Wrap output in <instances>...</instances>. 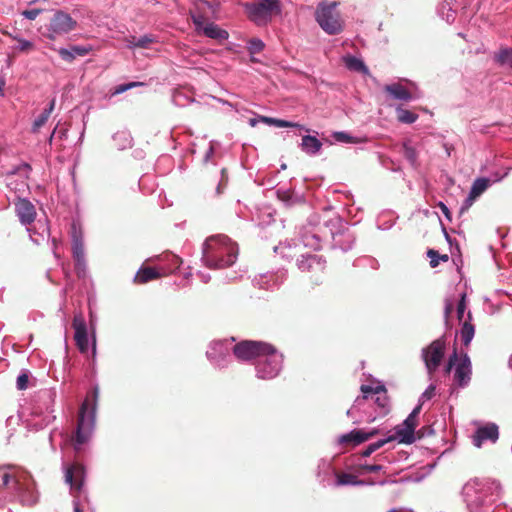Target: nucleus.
<instances>
[{"label":"nucleus","mask_w":512,"mask_h":512,"mask_svg":"<svg viewBox=\"0 0 512 512\" xmlns=\"http://www.w3.org/2000/svg\"><path fill=\"white\" fill-rule=\"evenodd\" d=\"M501 485L497 480L474 478L462 488L463 501L468 512H499L496 501L501 495Z\"/></svg>","instance_id":"f257e3e1"},{"label":"nucleus","mask_w":512,"mask_h":512,"mask_svg":"<svg viewBox=\"0 0 512 512\" xmlns=\"http://www.w3.org/2000/svg\"><path fill=\"white\" fill-rule=\"evenodd\" d=\"M238 245L224 234L212 235L202 244V263L209 269H225L237 261Z\"/></svg>","instance_id":"f03ea898"},{"label":"nucleus","mask_w":512,"mask_h":512,"mask_svg":"<svg viewBox=\"0 0 512 512\" xmlns=\"http://www.w3.org/2000/svg\"><path fill=\"white\" fill-rule=\"evenodd\" d=\"M342 220L338 215L321 218L313 214L308 218L307 224L299 232V239L305 247L313 250L322 248V243L329 238L332 240L339 229H341Z\"/></svg>","instance_id":"7ed1b4c3"},{"label":"nucleus","mask_w":512,"mask_h":512,"mask_svg":"<svg viewBox=\"0 0 512 512\" xmlns=\"http://www.w3.org/2000/svg\"><path fill=\"white\" fill-rule=\"evenodd\" d=\"M99 394V386L95 384L87 393L80 406L75 436L73 438V446L76 451H80L94 433Z\"/></svg>","instance_id":"20e7f679"},{"label":"nucleus","mask_w":512,"mask_h":512,"mask_svg":"<svg viewBox=\"0 0 512 512\" xmlns=\"http://www.w3.org/2000/svg\"><path fill=\"white\" fill-rule=\"evenodd\" d=\"M253 365L256 378L265 381L273 380L283 370L284 355L273 345L269 344V348L261 352Z\"/></svg>","instance_id":"39448f33"},{"label":"nucleus","mask_w":512,"mask_h":512,"mask_svg":"<svg viewBox=\"0 0 512 512\" xmlns=\"http://www.w3.org/2000/svg\"><path fill=\"white\" fill-rule=\"evenodd\" d=\"M245 13L250 21L259 27L271 22L273 14L281 12L279 0H261L258 3L243 4Z\"/></svg>","instance_id":"423d86ee"},{"label":"nucleus","mask_w":512,"mask_h":512,"mask_svg":"<svg viewBox=\"0 0 512 512\" xmlns=\"http://www.w3.org/2000/svg\"><path fill=\"white\" fill-rule=\"evenodd\" d=\"M337 2L329 4L320 3L315 11V19L321 29L328 35H337L342 32L343 25L337 11Z\"/></svg>","instance_id":"0eeeda50"},{"label":"nucleus","mask_w":512,"mask_h":512,"mask_svg":"<svg viewBox=\"0 0 512 512\" xmlns=\"http://www.w3.org/2000/svg\"><path fill=\"white\" fill-rule=\"evenodd\" d=\"M235 338L218 339L209 343L206 350V357L210 364L219 370L227 369L233 362L230 349V343L234 342Z\"/></svg>","instance_id":"6e6552de"},{"label":"nucleus","mask_w":512,"mask_h":512,"mask_svg":"<svg viewBox=\"0 0 512 512\" xmlns=\"http://www.w3.org/2000/svg\"><path fill=\"white\" fill-rule=\"evenodd\" d=\"M446 336L442 335L432 341L429 345L421 350V359L424 362L426 371L432 376L440 367L445 356Z\"/></svg>","instance_id":"1a4fd4ad"},{"label":"nucleus","mask_w":512,"mask_h":512,"mask_svg":"<svg viewBox=\"0 0 512 512\" xmlns=\"http://www.w3.org/2000/svg\"><path fill=\"white\" fill-rule=\"evenodd\" d=\"M269 348V343L257 340H241L234 344L232 353L240 362H255L264 349Z\"/></svg>","instance_id":"9d476101"},{"label":"nucleus","mask_w":512,"mask_h":512,"mask_svg":"<svg viewBox=\"0 0 512 512\" xmlns=\"http://www.w3.org/2000/svg\"><path fill=\"white\" fill-rule=\"evenodd\" d=\"M77 22L64 11H56L50 20L48 38L54 40L57 36L68 34L75 29Z\"/></svg>","instance_id":"9b49d317"},{"label":"nucleus","mask_w":512,"mask_h":512,"mask_svg":"<svg viewBox=\"0 0 512 512\" xmlns=\"http://www.w3.org/2000/svg\"><path fill=\"white\" fill-rule=\"evenodd\" d=\"M63 469L65 482L70 486L71 492H80L86 476L84 465L80 463H72L65 465Z\"/></svg>","instance_id":"f8f14e48"},{"label":"nucleus","mask_w":512,"mask_h":512,"mask_svg":"<svg viewBox=\"0 0 512 512\" xmlns=\"http://www.w3.org/2000/svg\"><path fill=\"white\" fill-rule=\"evenodd\" d=\"M499 439V427L496 423L488 422L477 427L472 435V443L475 447L481 448L483 443L489 441L496 443Z\"/></svg>","instance_id":"ddd939ff"},{"label":"nucleus","mask_w":512,"mask_h":512,"mask_svg":"<svg viewBox=\"0 0 512 512\" xmlns=\"http://www.w3.org/2000/svg\"><path fill=\"white\" fill-rule=\"evenodd\" d=\"M72 327L74 329V339L79 351L81 353H87L89 349V339L87 324L82 313L74 315Z\"/></svg>","instance_id":"4468645a"},{"label":"nucleus","mask_w":512,"mask_h":512,"mask_svg":"<svg viewBox=\"0 0 512 512\" xmlns=\"http://www.w3.org/2000/svg\"><path fill=\"white\" fill-rule=\"evenodd\" d=\"M472 364L468 354H463L454 368V383L458 388H466L471 382Z\"/></svg>","instance_id":"2eb2a0df"},{"label":"nucleus","mask_w":512,"mask_h":512,"mask_svg":"<svg viewBox=\"0 0 512 512\" xmlns=\"http://www.w3.org/2000/svg\"><path fill=\"white\" fill-rule=\"evenodd\" d=\"M379 433L377 428H372L369 431L362 429H353L348 433L342 434L338 437V444L357 446Z\"/></svg>","instance_id":"dca6fc26"},{"label":"nucleus","mask_w":512,"mask_h":512,"mask_svg":"<svg viewBox=\"0 0 512 512\" xmlns=\"http://www.w3.org/2000/svg\"><path fill=\"white\" fill-rule=\"evenodd\" d=\"M16 215L19 221L23 225H30L36 218V209L32 202L17 195V201L15 202Z\"/></svg>","instance_id":"f3484780"},{"label":"nucleus","mask_w":512,"mask_h":512,"mask_svg":"<svg viewBox=\"0 0 512 512\" xmlns=\"http://www.w3.org/2000/svg\"><path fill=\"white\" fill-rule=\"evenodd\" d=\"M297 267L302 272H322L326 261L316 254H303L296 261Z\"/></svg>","instance_id":"a211bd4d"},{"label":"nucleus","mask_w":512,"mask_h":512,"mask_svg":"<svg viewBox=\"0 0 512 512\" xmlns=\"http://www.w3.org/2000/svg\"><path fill=\"white\" fill-rule=\"evenodd\" d=\"M417 421L409 418L408 416L401 425L395 427V439H398L399 443L410 445L416 441L415 429Z\"/></svg>","instance_id":"6ab92c4d"},{"label":"nucleus","mask_w":512,"mask_h":512,"mask_svg":"<svg viewBox=\"0 0 512 512\" xmlns=\"http://www.w3.org/2000/svg\"><path fill=\"white\" fill-rule=\"evenodd\" d=\"M336 470L332 463L326 459H320L317 465L316 477L318 483L324 487H333L335 481Z\"/></svg>","instance_id":"aec40b11"},{"label":"nucleus","mask_w":512,"mask_h":512,"mask_svg":"<svg viewBox=\"0 0 512 512\" xmlns=\"http://www.w3.org/2000/svg\"><path fill=\"white\" fill-rule=\"evenodd\" d=\"M368 394L362 393V396H358L350 409L347 410L346 414L349 418L355 419L354 423H358L362 420L367 421V415H371L366 411L368 406H371Z\"/></svg>","instance_id":"412c9836"},{"label":"nucleus","mask_w":512,"mask_h":512,"mask_svg":"<svg viewBox=\"0 0 512 512\" xmlns=\"http://www.w3.org/2000/svg\"><path fill=\"white\" fill-rule=\"evenodd\" d=\"M285 278V271L268 272L259 277H255L253 283L261 289L272 290L281 285Z\"/></svg>","instance_id":"4be33fe9"},{"label":"nucleus","mask_w":512,"mask_h":512,"mask_svg":"<svg viewBox=\"0 0 512 512\" xmlns=\"http://www.w3.org/2000/svg\"><path fill=\"white\" fill-rule=\"evenodd\" d=\"M354 242L355 236L342 224L341 229H339V232H337L332 239L331 245L333 249H339L342 252H347L352 249Z\"/></svg>","instance_id":"5701e85b"},{"label":"nucleus","mask_w":512,"mask_h":512,"mask_svg":"<svg viewBox=\"0 0 512 512\" xmlns=\"http://www.w3.org/2000/svg\"><path fill=\"white\" fill-rule=\"evenodd\" d=\"M71 240H72V255L73 259H84L85 258V248H84V240L83 234L80 229L76 227V224L73 223L71 226Z\"/></svg>","instance_id":"b1692460"},{"label":"nucleus","mask_w":512,"mask_h":512,"mask_svg":"<svg viewBox=\"0 0 512 512\" xmlns=\"http://www.w3.org/2000/svg\"><path fill=\"white\" fill-rule=\"evenodd\" d=\"M92 50L91 46L85 45H71L69 48H60L58 53L62 60L72 62L76 57L86 56Z\"/></svg>","instance_id":"393cba45"},{"label":"nucleus","mask_w":512,"mask_h":512,"mask_svg":"<svg viewBox=\"0 0 512 512\" xmlns=\"http://www.w3.org/2000/svg\"><path fill=\"white\" fill-rule=\"evenodd\" d=\"M375 415H367V422H373L377 417H385L391 410L390 400L387 395H379L373 399Z\"/></svg>","instance_id":"a878e982"},{"label":"nucleus","mask_w":512,"mask_h":512,"mask_svg":"<svg viewBox=\"0 0 512 512\" xmlns=\"http://www.w3.org/2000/svg\"><path fill=\"white\" fill-rule=\"evenodd\" d=\"M157 38L153 34H145L140 37L129 36L125 39L126 47L129 49H149L152 43H155Z\"/></svg>","instance_id":"bb28decb"},{"label":"nucleus","mask_w":512,"mask_h":512,"mask_svg":"<svg viewBox=\"0 0 512 512\" xmlns=\"http://www.w3.org/2000/svg\"><path fill=\"white\" fill-rule=\"evenodd\" d=\"M299 146L305 154L316 156L320 153L323 144L316 136L304 135Z\"/></svg>","instance_id":"cd10ccee"},{"label":"nucleus","mask_w":512,"mask_h":512,"mask_svg":"<svg viewBox=\"0 0 512 512\" xmlns=\"http://www.w3.org/2000/svg\"><path fill=\"white\" fill-rule=\"evenodd\" d=\"M384 91L387 92L393 99L401 101L413 100L412 93L400 83L388 84L384 87Z\"/></svg>","instance_id":"c85d7f7f"},{"label":"nucleus","mask_w":512,"mask_h":512,"mask_svg":"<svg viewBox=\"0 0 512 512\" xmlns=\"http://www.w3.org/2000/svg\"><path fill=\"white\" fill-rule=\"evenodd\" d=\"M371 483L358 479L355 475L350 473H338L335 474V481L333 487H342V486H366Z\"/></svg>","instance_id":"c756f323"},{"label":"nucleus","mask_w":512,"mask_h":512,"mask_svg":"<svg viewBox=\"0 0 512 512\" xmlns=\"http://www.w3.org/2000/svg\"><path fill=\"white\" fill-rule=\"evenodd\" d=\"M490 185L491 179L488 177H479L475 179L470 189L469 195L466 199V202L468 204H471L472 201H474L477 197L484 193Z\"/></svg>","instance_id":"7c9ffc66"},{"label":"nucleus","mask_w":512,"mask_h":512,"mask_svg":"<svg viewBox=\"0 0 512 512\" xmlns=\"http://www.w3.org/2000/svg\"><path fill=\"white\" fill-rule=\"evenodd\" d=\"M203 34L210 39L218 41H224L229 38V33L213 22L206 24Z\"/></svg>","instance_id":"2f4dec72"},{"label":"nucleus","mask_w":512,"mask_h":512,"mask_svg":"<svg viewBox=\"0 0 512 512\" xmlns=\"http://www.w3.org/2000/svg\"><path fill=\"white\" fill-rule=\"evenodd\" d=\"M160 276L161 274L155 268L141 267L134 276V282L147 283L151 280L159 278Z\"/></svg>","instance_id":"473e14b6"},{"label":"nucleus","mask_w":512,"mask_h":512,"mask_svg":"<svg viewBox=\"0 0 512 512\" xmlns=\"http://www.w3.org/2000/svg\"><path fill=\"white\" fill-rule=\"evenodd\" d=\"M14 484L15 490L18 492L21 502L24 505L31 506L37 502L38 496L34 492L24 489L18 480H15Z\"/></svg>","instance_id":"72a5a7b5"},{"label":"nucleus","mask_w":512,"mask_h":512,"mask_svg":"<svg viewBox=\"0 0 512 512\" xmlns=\"http://www.w3.org/2000/svg\"><path fill=\"white\" fill-rule=\"evenodd\" d=\"M345 66L355 72H361L363 74H367L369 72L367 66L364 61L356 56L348 55L344 57Z\"/></svg>","instance_id":"f704fd0d"},{"label":"nucleus","mask_w":512,"mask_h":512,"mask_svg":"<svg viewBox=\"0 0 512 512\" xmlns=\"http://www.w3.org/2000/svg\"><path fill=\"white\" fill-rule=\"evenodd\" d=\"M471 318V312H468V321L463 323L460 330L461 340L465 346H468L471 343L475 334V327L471 323Z\"/></svg>","instance_id":"c9c22d12"},{"label":"nucleus","mask_w":512,"mask_h":512,"mask_svg":"<svg viewBox=\"0 0 512 512\" xmlns=\"http://www.w3.org/2000/svg\"><path fill=\"white\" fill-rule=\"evenodd\" d=\"M113 141L119 150H124L132 146V137L127 131H118L113 136Z\"/></svg>","instance_id":"e433bc0d"},{"label":"nucleus","mask_w":512,"mask_h":512,"mask_svg":"<svg viewBox=\"0 0 512 512\" xmlns=\"http://www.w3.org/2000/svg\"><path fill=\"white\" fill-rule=\"evenodd\" d=\"M397 120L403 124H412L417 121L418 114L404 109L401 105L395 108Z\"/></svg>","instance_id":"4c0bfd02"},{"label":"nucleus","mask_w":512,"mask_h":512,"mask_svg":"<svg viewBox=\"0 0 512 512\" xmlns=\"http://www.w3.org/2000/svg\"><path fill=\"white\" fill-rule=\"evenodd\" d=\"M494 60L500 66H508L512 69V47L500 49L494 56Z\"/></svg>","instance_id":"58836bf2"},{"label":"nucleus","mask_w":512,"mask_h":512,"mask_svg":"<svg viewBox=\"0 0 512 512\" xmlns=\"http://www.w3.org/2000/svg\"><path fill=\"white\" fill-rule=\"evenodd\" d=\"M394 440H395L394 436H387L385 438L379 439V440L367 445V447L365 449H363L360 454L362 457H369L371 454H373L375 451H377L378 449L383 447L385 444L392 442Z\"/></svg>","instance_id":"ea45409f"},{"label":"nucleus","mask_w":512,"mask_h":512,"mask_svg":"<svg viewBox=\"0 0 512 512\" xmlns=\"http://www.w3.org/2000/svg\"><path fill=\"white\" fill-rule=\"evenodd\" d=\"M331 136L336 142L339 143L358 144L363 142L362 138L352 136L346 131H334Z\"/></svg>","instance_id":"a19ab883"},{"label":"nucleus","mask_w":512,"mask_h":512,"mask_svg":"<svg viewBox=\"0 0 512 512\" xmlns=\"http://www.w3.org/2000/svg\"><path fill=\"white\" fill-rule=\"evenodd\" d=\"M361 392L364 394H368L369 397L373 399V396H379V395H387V389L385 385L379 384L375 387L370 385H362L361 386Z\"/></svg>","instance_id":"79ce46f5"},{"label":"nucleus","mask_w":512,"mask_h":512,"mask_svg":"<svg viewBox=\"0 0 512 512\" xmlns=\"http://www.w3.org/2000/svg\"><path fill=\"white\" fill-rule=\"evenodd\" d=\"M427 256L430 259V266L432 268H435L439 264L440 260L447 262L449 259L448 255H446V254L441 255L438 251H436L434 249H429L427 251Z\"/></svg>","instance_id":"37998d69"},{"label":"nucleus","mask_w":512,"mask_h":512,"mask_svg":"<svg viewBox=\"0 0 512 512\" xmlns=\"http://www.w3.org/2000/svg\"><path fill=\"white\" fill-rule=\"evenodd\" d=\"M264 47V42L259 38H252L247 43V50L251 55L260 53Z\"/></svg>","instance_id":"c03bdc74"},{"label":"nucleus","mask_w":512,"mask_h":512,"mask_svg":"<svg viewBox=\"0 0 512 512\" xmlns=\"http://www.w3.org/2000/svg\"><path fill=\"white\" fill-rule=\"evenodd\" d=\"M49 117L50 116L47 113L42 111L33 121V124L31 127V132L37 133L40 130V128L45 125V123L48 121Z\"/></svg>","instance_id":"a18cd8bd"},{"label":"nucleus","mask_w":512,"mask_h":512,"mask_svg":"<svg viewBox=\"0 0 512 512\" xmlns=\"http://www.w3.org/2000/svg\"><path fill=\"white\" fill-rule=\"evenodd\" d=\"M404 157L410 163L411 166L415 167L417 164V152L414 147L409 145H404Z\"/></svg>","instance_id":"49530a36"},{"label":"nucleus","mask_w":512,"mask_h":512,"mask_svg":"<svg viewBox=\"0 0 512 512\" xmlns=\"http://www.w3.org/2000/svg\"><path fill=\"white\" fill-rule=\"evenodd\" d=\"M273 126L279 127V128H286V127L299 128L301 130L309 131V129L306 128L304 125H301V124L295 123V122H291V121H287V120H283V119H278V118L274 119Z\"/></svg>","instance_id":"de8ad7c7"},{"label":"nucleus","mask_w":512,"mask_h":512,"mask_svg":"<svg viewBox=\"0 0 512 512\" xmlns=\"http://www.w3.org/2000/svg\"><path fill=\"white\" fill-rule=\"evenodd\" d=\"M74 264H75V272H76L78 278H84L86 276V273H87L86 258H84V259H75L74 260Z\"/></svg>","instance_id":"09e8293b"},{"label":"nucleus","mask_w":512,"mask_h":512,"mask_svg":"<svg viewBox=\"0 0 512 512\" xmlns=\"http://www.w3.org/2000/svg\"><path fill=\"white\" fill-rule=\"evenodd\" d=\"M55 418L56 417L54 415L47 414L40 421L35 420L32 423V426L35 430H41V429L45 428L46 426H48L50 423H52L55 420Z\"/></svg>","instance_id":"8fccbe9b"},{"label":"nucleus","mask_w":512,"mask_h":512,"mask_svg":"<svg viewBox=\"0 0 512 512\" xmlns=\"http://www.w3.org/2000/svg\"><path fill=\"white\" fill-rule=\"evenodd\" d=\"M142 85H144V83H142V82H128V83L119 84L115 87L114 94H116V95L122 94L134 87L142 86Z\"/></svg>","instance_id":"3c124183"},{"label":"nucleus","mask_w":512,"mask_h":512,"mask_svg":"<svg viewBox=\"0 0 512 512\" xmlns=\"http://www.w3.org/2000/svg\"><path fill=\"white\" fill-rule=\"evenodd\" d=\"M45 11V8H31L21 12V15L28 20H35L41 13Z\"/></svg>","instance_id":"603ef678"},{"label":"nucleus","mask_w":512,"mask_h":512,"mask_svg":"<svg viewBox=\"0 0 512 512\" xmlns=\"http://www.w3.org/2000/svg\"><path fill=\"white\" fill-rule=\"evenodd\" d=\"M466 307V293H461L456 309L457 318L459 321H462Z\"/></svg>","instance_id":"864d4df0"},{"label":"nucleus","mask_w":512,"mask_h":512,"mask_svg":"<svg viewBox=\"0 0 512 512\" xmlns=\"http://www.w3.org/2000/svg\"><path fill=\"white\" fill-rule=\"evenodd\" d=\"M191 20L192 23L194 24L195 31L197 33H203L204 27L206 26V24L204 23V17L202 15L192 14Z\"/></svg>","instance_id":"5fc2aeb1"},{"label":"nucleus","mask_w":512,"mask_h":512,"mask_svg":"<svg viewBox=\"0 0 512 512\" xmlns=\"http://www.w3.org/2000/svg\"><path fill=\"white\" fill-rule=\"evenodd\" d=\"M191 20L192 23L194 24L195 31L197 33H203L204 27L206 26V24L204 23V17L202 15L192 14Z\"/></svg>","instance_id":"6e6d98bb"},{"label":"nucleus","mask_w":512,"mask_h":512,"mask_svg":"<svg viewBox=\"0 0 512 512\" xmlns=\"http://www.w3.org/2000/svg\"><path fill=\"white\" fill-rule=\"evenodd\" d=\"M7 185L11 190H14L19 195L24 193L25 189L28 187L27 183L24 180L10 181Z\"/></svg>","instance_id":"4d7b16f0"},{"label":"nucleus","mask_w":512,"mask_h":512,"mask_svg":"<svg viewBox=\"0 0 512 512\" xmlns=\"http://www.w3.org/2000/svg\"><path fill=\"white\" fill-rule=\"evenodd\" d=\"M438 15L447 23L451 24L455 21L456 11L453 9L452 6H447L446 9L444 10V14L438 13Z\"/></svg>","instance_id":"13d9d810"},{"label":"nucleus","mask_w":512,"mask_h":512,"mask_svg":"<svg viewBox=\"0 0 512 512\" xmlns=\"http://www.w3.org/2000/svg\"><path fill=\"white\" fill-rule=\"evenodd\" d=\"M435 390H436L435 384L428 385V387L425 389V391L421 394V396L419 398V402L424 403L425 401L430 400L435 395Z\"/></svg>","instance_id":"bf43d9fd"},{"label":"nucleus","mask_w":512,"mask_h":512,"mask_svg":"<svg viewBox=\"0 0 512 512\" xmlns=\"http://www.w3.org/2000/svg\"><path fill=\"white\" fill-rule=\"evenodd\" d=\"M29 377L27 373H21L16 380V387L18 390H25L28 387Z\"/></svg>","instance_id":"052dcab7"},{"label":"nucleus","mask_w":512,"mask_h":512,"mask_svg":"<svg viewBox=\"0 0 512 512\" xmlns=\"http://www.w3.org/2000/svg\"><path fill=\"white\" fill-rule=\"evenodd\" d=\"M16 479L13 478L10 475L9 472L6 471L4 467L0 468V485L7 486L11 481L14 483ZM15 486V484H13Z\"/></svg>","instance_id":"680f3d73"},{"label":"nucleus","mask_w":512,"mask_h":512,"mask_svg":"<svg viewBox=\"0 0 512 512\" xmlns=\"http://www.w3.org/2000/svg\"><path fill=\"white\" fill-rule=\"evenodd\" d=\"M458 359V354H457V351L454 350L453 353L449 356V359H448V362L445 366V373L446 374H449L451 372V370L453 369V367H455L457 365L456 361Z\"/></svg>","instance_id":"e2e57ef3"},{"label":"nucleus","mask_w":512,"mask_h":512,"mask_svg":"<svg viewBox=\"0 0 512 512\" xmlns=\"http://www.w3.org/2000/svg\"><path fill=\"white\" fill-rule=\"evenodd\" d=\"M435 431L432 426H423L417 431L418 438H424L434 435Z\"/></svg>","instance_id":"0e129e2a"},{"label":"nucleus","mask_w":512,"mask_h":512,"mask_svg":"<svg viewBox=\"0 0 512 512\" xmlns=\"http://www.w3.org/2000/svg\"><path fill=\"white\" fill-rule=\"evenodd\" d=\"M228 180L227 172L225 168L221 169V180L219 181L217 187H216V194L219 195L222 193V188L226 185Z\"/></svg>","instance_id":"69168bd1"},{"label":"nucleus","mask_w":512,"mask_h":512,"mask_svg":"<svg viewBox=\"0 0 512 512\" xmlns=\"http://www.w3.org/2000/svg\"><path fill=\"white\" fill-rule=\"evenodd\" d=\"M169 258V261L171 262V270L172 271H175L177 269L180 268L181 264H182V260L179 256L175 255V254H170L167 256Z\"/></svg>","instance_id":"338daca9"},{"label":"nucleus","mask_w":512,"mask_h":512,"mask_svg":"<svg viewBox=\"0 0 512 512\" xmlns=\"http://www.w3.org/2000/svg\"><path fill=\"white\" fill-rule=\"evenodd\" d=\"M383 465L380 464H364L362 465V470L368 473H376L383 470Z\"/></svg>","instance_id":"774afa93"}]
</instances>
